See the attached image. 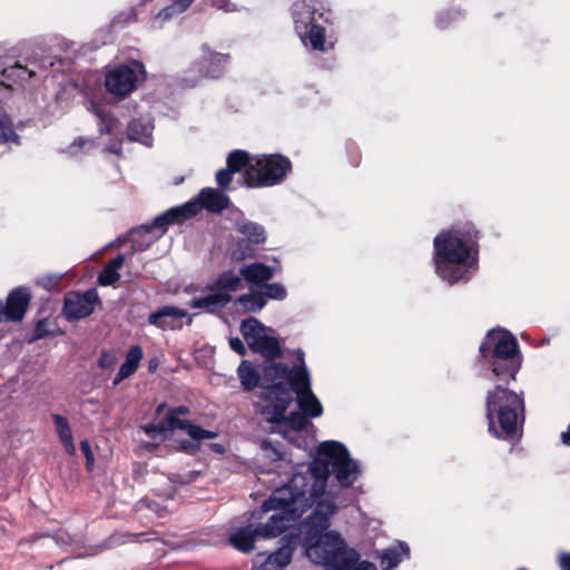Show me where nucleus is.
Listing matches in <instances>:
<instances>
[{"label": "nucleus", "mask_w": 570, "mask_h": 570, "mask_svg": "<svg viewBox=\"0 0 570 570\" xmlns=\"http://www.w3.org/2000/svg\"><path fill=\"white\" fill-rule=\"evenodd\" d=\"M30 302V293L24 287L13 289L7 303L0 302V322H19L23 318Z\"/></svg>", "instance_id": "obj_13"}, {"label": "nucleus", "mask_w": 570, "mask_h": 570, "mask_svg": "<svg viewBox=\"0 0 570 570\" xmlns=\"http://www.w3.org/2000/svg\"><path fill=\"white\" fill-rule=\"evenodd\" d=\"M213 6L226 13L239 11V7L232 0H214Z\"/></svg>", "instance_id": "obj_41"}, {"label": "nucleus", "mask_w": 570, "mask_h": 570, "mask_svg": "<svg viewBox=\"0 0 570 570\" xmlns=\"http://www.w3.org/2000/svg\"><path fill=\"white\" fill-rule=\"evenodd\" d=\"M142 356L144 353L139 345L131 346L126 355L125 362L121 364L119 372L114 380V385L119 384L122 380L134 374L138 368Z\"/></svg>", "instance_id": "obj_24"}, {"label": "nucleus", "mask_w": 570, "mask_h": 570, "mask_svg": "<svg viewBox=\"0 0 570 570\" xmlns=\"http://www.w3.org/2000/svg\"><path fill=\"white\" fill-rule=\"evenodd\" d=\"M255 156H250L245 150H234L227 157V167L234 173L246 168L245 173L250 169V163L254 161Z\"/></svg>", "instance_id": "obj_33"}, {"label": "nucleus", "mask_w": 570, "mask_h": 570, "mask_svg": "<svg viewBox=\"0 0 570 570\" xmlns=\"http://www.w3.org/2000/svg\"><path fill=\"white\" fill-rule=\"evenodd\" d=\"M282 546L273 553H271L264 562L254 566L252 570H283L293 557V548L291 540L287 537L282 538Z\"/></svg>", "instance_id": "obj_19"}, {"label": "nucleus", "mask_w": 570, "mask_h": 570, "mask_svg": "<svg viewBox=\"0 0 570 570\" xmlns=\"http://www.w3.org/2000/svg\"><path fill=\"white\" fill-rule=\"evenodd\" d=\"M292 14L296 33L303 42H305L308 28L316 23V16L318 18L323 16L322 12H318L315 4H312L306 0L294 1L292 6Z\"/></svg>", "instance_id": "obj_15"}, {"label": "nucleus", "mask_w": 570, "mask_h": 570, "mask_svg": "<svg viewBox=\"0 0 570 570\" xmlns=\"http://www.w3.org/2000/svg\"><path fill=\"white\" fill-rule=\"evenodd\" d=\"M519 570H525V569H519Z\"/></svg>", "instance_id": "obj_52"}, {"label": "nucleus", "mask_w": 570, "mask_h": 570, "mask_svg": "<svg viewBox=\"0 0 570 570\" xmlns=\"http://www.w3.org/2000/svg\"><path fill=\"white\" fill-rule=\"evenodd\" d=\"M480 233L470 223L454 225L433 239V261L436 275L453 285L468 282L478 269Z\"/></svg>", "instance_id": "obj_3"}, {"label": "nucleus", "mask_w": 570, "mask_h": 570, "mask_svg": "<svg viewBox=\"0 0 570 570\" xmlns=\"http://www.w3.org/2000/svg\"><path fill=\"white\" fill-rule=\"evenodd\" d=\"M121 140H112L110 144H108L106 146V150L111 153V154H115V155H120L121 153Z\"/></svg>", "instance_id": "obj_49"}, {"label": "nucleus", "mask_w": 570, "mask_h": 570, "mask_svg": "<svg viewBox=\"0 0 570 570\" xmlns=\"http://www.w3.org/2000/svg\"><path fill=\"white\" fill-rule=\"evenodd\" d=\"M194 2V0H175L173 3L158 12L156 19L167 21L173 17L185 12Z\"/></svg>", "instance_id": "obj_34"}, {"label": "nucleus", "mask_w": 570, "mask_h": 570, "mask_svg": "<svg viewBox=\"0 0 570 570\" xmlns=\"http://www.w3.org/2000/svg\"><path fill=\"white\" fill-rule=\"evenodd\" d=\"M297 364L293 367L284 363L264 366V381L273 383L261 393V402L255 404L256 411L265 419L278 421L284 417L295 393L297 405L308 417L323 414V406L311 389V377L304 361V352H296Z\"/></svg>", "instance_id": "obj_2"}, {"label": "nucleus", "mask_w": 570, "mask_h": 570, "mask_svg": "<svg viewBox=\"0 0 570 570\" xmlns=\"http://www.w3.org/2000/svg\"><path fill=\"white\" fill-rule=\"evenodd\" d=\"M308 485L307 476L294 473L291 481L276 489L262 504L261 510L253 513L262 514L275 511L264 524L255 525L258 538L269 539L282 534L292 521L299 518L308 508L315 507L307 497L305 487Z\"/></svg>", "instance_id": "obj_4"}, {"label": "nucleus", "mask_w": 570, "mask_h": 570, "mask_svg": "<svg viewBox=\"0 0 570 570\" xmlns=\"http://www.w3.org/2000/svg\"><path fill=\"white\" fill-rule=\"evenodd\" d=\"M60 279V276L57 275H48L42 277L38 281V284L43 286L48 291H52L56 285L58 284V281Z\"/></svg>", "instance_id": "obj_43"}, {"label": "nucleus", "mask_w": 570, "mask_h": 570, "mask_svg": "<svg viewBox=\"0 0 570 570\" xmlns=\"http://www.w3.org/2000/svg\"><path fill=\"white\" fill-rule=\"evenodd\" d=\"M559 567L561 570H570V553L569 552H560L559 553Z\"/></svg>", "instance_id": "obj_47"}, {"label": "nucleus", "mask_w": 570, "mask_h": 570, "mask_svg": "<svg viewBox=\"0 0 570 570\" xmlns=\"http://www.w3.org/2000/svg\"><path fill=\"white\" fill-rule=\"evenodd\" d=\"M187 316V311L176 306H163L148 317L150 325L160 330L180 328V320Z\"/></svg>", "instance_id": "obj_17"}, {"label": "nucleus", "mask_w": 570, "mask_h": 570, "mask_svg": "<svg viewBox=\"0 0 570 570\" xmlns=\"http://www.w3.org/2000/svg\"><path fill=\"white\" fill-rule=\"evenodd\" d=\"M277 268L262 263L245 264L239 268L242 277L250 284H262L274 277Z\"/></svg>", "instance_id": "obj_21"}, {"label": "nucleus", "mask_w": 570, "mask_h": 570, "mask_svg": "<svg viewBox=\"0 0 570 570\" xmlns=\"http://www.w3.org/2000/svg\"><path fill=\"white\" fill-rule=\"evenodd\" d=\"M163 409V405H158L157 412H159Z\"/></svg>", "instance_id": "obj_51"}, {"label": "nucleus", "mask_w": 570, "mask_h": 570, "mask_svg": "<svg viewBox=\"0 0 570 570\" xmlns=\"http://www.w3.org/2000/svg\"><path fill=\"white\" fill-rule=\"evenodd\" d=\"M264 450L271 455L273 460H281L283 456L282 451L278 446L272 444V442L265 441L263 443Z\"/></svg>", "instance_id": "obj_44"}, {"label": "nucleus", "mask_w": 570, "mask_h": 570, "mask_svg": "<svg viewBox=\"0 0 570 570\" xmlns=\"http://www.w3.org/2000/svg\"><path fill=\"white\" fill-rule=\"evenodd\" d=\"M207 291L208 293L206 295L194 297L188 303L189 307L213 313L216 309L225 307L232 301V297H227L217 289H212L210 284L207 286Z\"/></svg>", "instance_id": "obj_20"}, {"label": "nucleus", "mask_w": 570, "mask_h": 570, "mask_svg": "<svg viewBox=\"0 0 570 570\" xmlns=\"http://www.w3.org/2000/svg\"><path fill=\"white\" fill-rule=\"evenodd\" d=\"M124 255H117L112 258L98 275V284L101 286H110L118 282L120 275L119 269L124 266Z\"/></svg>", "instance_id": "obj_30"}, {"label": "nucleus", "mask_w": 570, "mask_h": 570, "mask_svg": "<svg viewBox=\"0 0 570 570\" xmlns=\"http://www.w3.org/2000/svg\"><path fill=\"white\" fill-rule=\"evenodd\" d=\"M95 142L94 140H90V139H86V138H82V137H79L77 138L72 145H70L68 147V153L71 155V156H77L78 155V149L79 148H85L86 150H89L94 147Z\"/></svg>", "instance_id": "obj_38"}, {"label": "nucleus", "mask_w": 570, "mask_h": 570, "mask_svg": "<svg viewBox=\"0 0 570 570\" xmlns=\"http://www.w3.org/2000/svg\"><path fill=\"white\" fill-rule=\"evenodd\" d=\"M242 285V275L236 274L233 271L222 273L213 283H210L212 289H217L225 294L227 297H232V293L237 292Z\"/></svg>", "instance_id": "obj_27"}, {"label": "nucleus", "mask_w": 570, "mask_h": 570, "mask_svg": "<svg viewBox=\"0 0 570 570\" xmlns=\"http://www.w3.org/2000/svg\"><path fill=\"white\" fill-rule=\"evenodd\" d=\"M80 450L86 458L87 469L91 470L94 468L95 458H94V453L91 451L90 443L87 440H82L80 442Z\"/></svg>", "instance_id": "obj_40"}, {"label": "nucleus", "mask_w": 570, "mask_h": 570, "mask_svg": "<svg viewBox=\"0 0 570 570\" xmlns=\"http://www.w3.org/2000/svg\"><path fill=\"white\" fill-rule=\"evenodd\" d=\"M52 420L56 428V433L59 436L65 450L68 454H73L76 446L72 439V433L67 419L60 414H52Z\"/></svg>", "instance_id": "obj_29"}, {"label": "nucleus", "mask_w": 570, "mask_h": 570, "mask_svg": "<svg viewBox=\"0 0 570 570\" xmlns=\"http://www.w3.org/2000/svg\"><path fill=\"white\" fill-rule=\"evenodd\" d=\"M114 362H115V357L110 353L104 352L101 354V356L99 357L98 364L100 367L107 368V367L111 366L114 364Z\"/></svg>", "instance_id": "obj_46"}, {"label": "nucleus", "mask_w": 570, "mask_h": 570, "mask_svg": "<svg viewBox=\"0 0 570 570\" xmlns=\"http://www.w3.org/2000/svg\"><path fill=\"white\" fill-rule=\"evenodd\" d=\"M268 364H269L268 362H265L263 364L261 371H258L253 365V363H250L249 361H246V360L242 361L237 368V375L240 381L242 389L244 391H253L254 389H256L259 385L261 381H262V387H263L262 393L267 387L272 386L273 383L264 381L263 370H264V366L268 365Z\"/></svg>", "instance_id": "obj_18"}, {"label": "nucleus", "mask_w": 570, "mask_h": 570, "mask_svg": "<svg viewBox=\"0 0 570 570\" xmlns=\"http://www.w3.org/2000/svg\"><path fill=\"white\" fill-rule=\"evenodd\" d=\"M489 432L498 439L518 435L524 422L523 393L502 385L489 391L485 400Z\"/></svg>", "instance_id": "obj_7"}, {"label": "nucleus", "mask_w": 570, "mask_h": 570, "mask_svg": "<svg viewBox=\"0 0 570 570\" xmlns=\"http://www.w3.org/2000/svg\"><path fill=\"white\" fill-rule=\"evenodd\" d=\"M154 126L150 121L134 119L128 124L127 137L130 141L140 142L147 147L153 145Z\"/></svg>", "instance_id": "obj_22"}, {"label": "nucleus", "mask_w": 570, "mask_h": 570, "mask_svg": "<svg viewBox=\"0 0 570 570\" xmlns=\"http://www.w3.org/2000/svg\"><path fill=\"white\" fill-rule=\"evenodd\" d=\"M234 171L232 169L222 168L216 173V181L219 187H228V185L232 183Z\"/></svg>", "instance_id": "obj_39"}, {"label": "nucleus", "mask_w": 570, "mask_h": 570, "mask_svg": "<svg viewBox=\"0 0 570 570\" xmlns=\"http://www.w3.org/2000/svg\"><path fill=\"white\" fill-rule=\"evenodd\" d=\"M235 229L252 244L261 245L266 242V230L264 226L258 223L239 219L235 224Z\"/></svg>", "instance_id": "obj_23"}, {"label": "nucleus", "mask_w": 570, "mask_h": 570, "mask_svg": "<svg viewBox=\"0 0 570 570\" xmlns=\"http://www.w3.org/2000/svg\"><path fill=\"white\" fill-rule=\"evenodd\" d=\"M215 448H216L217 451H223V448L219 444H216Z\"/></svg>", "instance_id": "obj_50"}, {"label": "nucleus", "mask_w": 570, "mask_h": 570, "mask_svg": "<svg viewBox=\"0 0 570 570\" xmlns=\"http://www.w3.org/2000/svg\"><path fill=\"white\" fill-rule=\"evenodd\" d=\"M479 351L485 377L491 374L504 382L515 380L522 355L515 336L510 332L502 328L490 330Z\"/></svg>", "instance_id": "obj_6"}, {"label": "nucleus", "mask_w": 570, "mask_h": 570, "mask_svg": "<svg viewBox=\"0 0 570 570\" xmlns=\"http://www.w3.org/2000/svg\"><path fill=\"white\" fill-rule=\"evenodd\" d=\"M258 538L255 531V525L249 524L244 528L237 529L229 537V543L242 552H249L254 549L255 539Z\"/></svg>", "instance_id": "obj_26"}, {"label": "nucleus", "mask_w": 570, "mask_h": 570, "mask_svg": "<svg viewBox=\"0 0 570 570\" xmlns=\"http://www.w3.org/2000/svg\"><path fill=\"white\" fill-rule=\"evenodd\" d=\"M142 430L145 431V433L153 438V439H156L158 436H161L164 435L166 432L168 431H173L174 429H169L168 428V422L166 421V423H158V424H147L142 428Z\"/></svg>", "instance_id": "obj_37"}, {"label": "nucleus", "mask_w": 570, "mask_h": 570, "mask_svg": "<svg viewBox=\"0 0 570 570\" xmlns=\"http://www.w3.org/2000/svg\"><path fill=\"white\" fill-rule=\"evenodd\" d=\"M307 415L303 412H292L288 416L284 414L278 421L266 420L268 423L276 425L274 431L282 433L284 436L287 435V430L292 429L293 431H302L305 430L308 421Z\"/></svg>", "instance_id": "obj_25"}, {"label": "nucleus", "mask_w": 570, "mask_h": 570, "mask_svg": "<svg viewBox=\"0 0 570 570\" xmlns=\"http://www.w3.org/2000/svg\"><path fill=\"white\" fill-rule=\"evenodd\" d=\"M240 333L248 347L267 361L281 357L282 348L278 340L274 336V331L264 326L256 318L244 320L240 324Z\"/></svg>", "instance_id": "obj_10"}, {"label": "nucleus", "mask_w": 570, "mask_h": 570, "mask_svg": "<svg viewBox=\"0 0 570 570\" xmlns=\"http://www.w3.org/2000/svg\"><path fill=\"white\" fill-rule=\"evenodd\" d=\"M301 473L307 476L308 485L305 491L315 508L301 524L299 531L312 541L328 529L330 518L336 511L333 498L325 492L330 474L334 475L342 488H347L358 479L361 468L343 443L325 441L318 445L317 456L309 463L306 472Z\"/></svg>", "instance_id": "obj_1"}, {"label": "nucleus", "mask_w": 570, "mask_h": 570, "mask_svg": "<svg viewBox=\"0 0 570 570\" xmlns=\"http://www.w3.org/2000/svg\"><path fill=\"white\" fill-rule=\"evenodd\" d=\"M306 556L315 563L322 564L326 570H377L370 561H361L360 554L346 548L337 532L321 533L309 541L306 534H302Z\"/></svg>", "instance_id": "obj_8"}, {"label": "nucleus", "mask_w": 570, "mask_h": 570, "mask_svg": "<svg viewBox=\"0 0 570 570\" xmlns=\"http://www.w3.org/2000/svg\"><path fill=\"white\" fill-rule=\"evenodd\" d=\"M47 335H49V332L46 330V321L38 322L35 330V337L42 338Z\"/></svg>", "instance_id": "obj_48"}, {"label": "nucleus", "mask_w": 570, "mask_h": 570, "mask_svg": "<svg viewBox=\"0 0 570 570\" xmlns=\"http://www.w3.org/2000/svg\"><path fill=\"white\" fill-rule=\"evenodd\" d=\"M229 347L242 356L246 354V347L239 337H230Z\"/></svg>", "instance_id": "obj_45"}, {"label": "nucleus", "mask_w": 570, "mask_h": 570, "mask_svg": "<svg viewBox=\"0 0 570 570\" xmlns=\"http://www.w3.org/2000/svg\"><path fill=\"white\" fill-rule=\"evenodd\" d=\"M292 170L287 157L278 154L256 155L250 169L244 175L245 185L250 188L271 187L281 184Z\"/></svg>", "instance_id": "obj_9"}, {"label": "nucleus", "mask_w": 570, "mask_h": 570, "mask_svg": "<svg viewBox=\"0 0 570 570\" xmlns=\"http://www.w3.org/2000/svg\"><path fill=\"white\" fill-rule=\"evenodd\" d=\"M259 292L264 295L265 301H267V298L283 301L287 296V291L281 283H265L262 285Z\"/></svg>", "instance_id": "obj_36"}, {"label": "nucleus", "mask_w": 570, "mask_h": 570, "mask_svg": "<svg viewBox=\"0 0 570 570\" xmlns=\"http://www.w3.org/2000/svg\"><path fill=\"white\" fill-rule=\"evenodd\" d=\"M308 40L311 47L314 50L323 51L325 50V29L317 23L312 24L305 37V41Z\"/></svg>", "instance_id": "obj_35"}, {"label": "nucleus", "mask_w": 570, "mask_h": 570, "mask_svg": "<svg viewBox=\"0 0 570 570\" xmlns=\"http://www.w3.org/2000/svg\"><path fill=\"white\" fill-rule=\"evenodd\" d=\"M235 305L243 312L256 313L266 305V301L259 291H254L252 288L250 293L240 295L235 301Z\"/></svg>", "instance_id": "obj_31"}, {"label": "nucleus", "mask_w": 570, "mask_h": 570, "mask_svg": "<svg viewBox=\"0 0 570 570\" xmlns=\"http://www.w3.org/2000/svg\"><path fill=\"white\" fill-rule=\"evenodd\" d=\"M229 206V198L215 188H204L197 199L187 202L180 206L173 207L158 215L151 224L142 225L132 230L131 240L134 246L140 250L158 239L168 225L179 223L183 219L197 215L202 208L214 213H220Z\"/></svg>", "instance_id": "obj_5"}, {"label": "nucleus", "mask_w": 570, "mask_h": 570, "mask_svg": "<svg viewBox=\"0 0 570 570\" xmlns=\"http://www.w3.org/2000/svg\"><path fill=\"white\" fill-rule=\"evenodd\" d=\"M96 288H90L85 293H68L63 302V315L68 321H77L89 316L98 302Z\"/></svg>", "instance_id": "obj_12"}, {"label": "nucleus", "mask_w": 570, "mask_h": 570, "mask_svg": "<svg viewBox=\"0 0 570 570\" xmlns=\"http://www.w3.org/2000/svg\"><path fill=\"white\" fill-rule=\"evenodd\" d=\"M137 537H138V534H136V533H125V534L116 533L109 538L108 546L109 547L120 546V544L126 543L129 539H135Z\"/></svg>", "instance_id": "obj_42"}, {"label": "nucleus", "mask_w": 570, "mask_h": 570, "mask_svg": "<svg viewBox=\"0 0 570 570\" xmlns=\"http://www.w3.org/2000/svg\"><path fill=\"white\" fill-rule=\"evenodd\" d=\"M188 409L186 406H179L177 409L170 410L166 415V421L168 422L169 429H178L185 431L193 440L202 441V440H212L217 436V433L214 431L205 430L198 425L193 424L187 420H183L178 417V414H187Z\"/></svg>", "instance_id": "obj_16"}, {"label": "nucleus", "mask_w": 570, "mask_h": 570, "mask_svg": "<svg viewBox=\"0 0 570 570\" xmlns=\"http://www.w3.org/2000/svg\"><path fill=\"white\" fill-rule=\"evenodd\" d=\"M410 548L406 543L397 544L385 549L381 556V566L383 570H392L405 558H409Z\"/></svg>", "instance_id": "obj_28"}, {"label": "nucleus", "mask_w": 570, "mask_h": 570, "mask_svg": "<svg viewBox=\"0 0 570 570\" xmlns=\"http://www.w3.org/2000/svg\"><path fill=\"white\" fill-rule=\"evenodd\" d=\"M87 109L98 118L100 134H111L117 127V120L95 101H87Z\"/></svg>", "instance_id": "obj_32"}, {"label": "nucleus", "mask_w": 570, "mask_h": 570, "mask_svg": "<svg viewBox=\"0 0 570 570\" xmlns=\"http://www.w3.org/2000/svg\"><path fill=\"white\" fill-rule=\"evenodd\" d=\"M202 57L195 67L202 77L216 79L223 76L229 62V56L213 51L207 45H203Z\"/></svg>", "instance_id": "obj_14"}, {"label": "nucleus", "mask_w": 570, "mask_h": 570, "mask_svg": "<svg viewBox=\"0 0 570 570\" xmlns=\"http://www.w3.org/2000/svg\"><path fill=\"white\" fill-rule=\"evenodd\" d=\"M145 77V66L138 60H131L128 65H117L109 69L105 77V86L108 92L121 99L135 91L138 81Z\"/></svg>", "instance_id": "obj_11"}]
</instances>
